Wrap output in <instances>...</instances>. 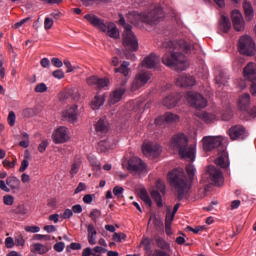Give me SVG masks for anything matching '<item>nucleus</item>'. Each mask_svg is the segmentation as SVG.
Masks as SVG:
<instances>
[{"mask_svg": "<svg viewBox=\"0 0 256 256\" xmlns=\"http://www.w3.org/2000/svg\"><path fill=\"white\" fill-rule=\"evenodd\" d=\"M162 47L167 50L162 57V63L177 71H185L189 67L185 54L195 53V49H199V45L191 46L185 40L164 41Z\"/></svg>", "mask_w": 256, "mask_h": 256, "instance_id": "1", "label": "nucleus"}, {"mask_svg": "<svg viewBox=\"0 0 256 256\" xmlns=\"http://www.w3.org/2000/svg\"><path fill=\"white\" fill-rule=\"evenodd\" d=\"M170 147L173 151H178V154L182 159L195 161L197 145L193 144L189 146V138L185 133L180 132L174 135L170 141Z\"/></svg>", "mask_w": 256, "mask_h": 256, "instance_id": "2", "label": "nucleus"}, {"mask_svg": "<svg viewBox=\"0 0 256 256\" xmlns=\"http://www.w3.org/2000/svg\"><path fill=\"white\" fill-rule=\"evenodd\" d=\"M168 181L174 187L178 194V199H183L191 189V183L187 180L183 168H176L168 173Z\"/></svg>", "mask_w": 256, "mask_h": 256, "instance_id": "3", "label": "nucleus"}, {"mask_svg": "<svg viewBox=\"0 0 256 256\" xmlns=\"http://www.w3.org/2000/svg\"><path fill=\"white\" fill-rule=\"evenodd\" d=\"M136 19L138 21H142V23H147V25H153V23H157V21H161L163 19V8L162 7H155L150 12H144V13H135Z\"/></svg>", "mask_w": 256, "mask_h": 256, "instance_id": "4", "label": "nucleus"}, {"mask_svg": "<svg viewBox=\"0 0 256 256\" xmlns=\"http://www.w3.org/2000/svg\"><path fill=\"white\" fill-rule=\"evenodd\" d=\"M238 51L241 55H247V57H253L256 53L255 41L249 35L240 37L238 42Z\"/></svg>", "mask_w": 256, "mask_h": 256, "instance_id": "5", "label": "nucleus"}, {"mask_svg": "<svg viewBox=\"0 0 256 256\" xmlns=\"http://www.w3.org/2000/svg\"><path fill=\"white\" fill-rule=\"evenodd\" d=\"M125 31L123 34V45L126 49H129V51H137L139 49V40H137V37L133 33V27L129 24L125 25L124 27Z\"/></svg>", "mask_w": 256, "mask_h": 256, "instance_id": "6", "label": "nucleus"}, {"mask_svg": "<svg viewBox=\"0 0 256 256\" xmlns=\"http://www.w3.org/2000/svg\"><path fill=\"white\" fill-rule=\"evenodd\" d=\"M204 177H207L208 183L215 185V187H223V184L225 183L223 172L213 165L208 166V170L204 174Z\"/></svg>", "mask_w": 256, "mask_h": 256, "instance_id": "7", "label": "nucleus"}, {"mask_svg": "<svg viewBox=\"0 0 256 256\" xmlns=\"http://www.w3.org/2000/svg\"><path fill=\"white\" fill-rule=\"evenodd\" d=\"M52 140L56 145L68 143V141H71V131L65 126H59L53 131Z\"/></svg>", "mask_w": 256, "mask_h": 256, "instance_id": "8", "label": "nucleus"}, {"mask_svg": "<svg viewBox=\"0 0 256 256\" xmlns=\"http://www.w3.org/2000/svg\"><path fill=\"white\" fill-rule=\"evenodd\" d=\"M186 101L195 109H205L207 107V99L197 92H187L185 95Z\"/></svg>", "mask_w": 256, "mask_h": 256, "instance_id": "9", "label": "nucleus"}, {"mask_svg": "<svg viewBox=\"0 0 256 256\" xmlns=\"http://www.w3.org/2000/svg\"><path fill=\"white\" fill-rule=\"evenodd\" d=\"M151 79V74L149 71H140L138 72L131 84V91H139L141 87H145L149 80Z\"/></svg>", "mask_w": 256, "mask_h": 256, "instance_id": "10", "label": "nucleus"}, {"mask_svg": "<svg viewBox=\"0 0 256 256\" xmlns=\"http://www.w3.org/2000/svg\"><path fill=\"white\" fill-rule=\"evenodd\" d=\"M142 153L145 157L155 159L161 155V145L151 141H145L142 145Z\"/></svg>", "mask_w": 256, "mask_h": 256, "instance_id": "11", "label": "nucleus"}, {"mask_svg": "<svg viewBox=\"0 0 256 256\" xmlns=\"http://www.w3.org/2000/svg\"><path fill=\"white\" fill-rule=\"evenodd\" d=\"M128 171L136 173L137 175H143L147 173V165L139 157H132L128 160Z\"/></svg>", "mask_w": 256, "mask_h": 256, "instance_id": "12", "label": "nucleus"}, {"mask_svg": "<svg viewBox=\"0 0 256 256\" xmlns=\"http://www.w3.org/2000/svg\"><path fill=\"white\" fill-rule=\"evenodd\" d=\"M244 78L247 81H251V93L252 95L256 96V66L255 63L250 62L247 64V66L244 68L243 71Z\"/></svg>", "mask_w": 256, "mask_h": 256, "instance_id": "13", "label": "nucleus"}, {"mask_svg": "<svg viewBox=\"0 0 256 256\" xmlns=\"http://www.w3.org/2000/svg\"><path fill=\"white\" fill-rule=\"evenodd\" d=\"M203 149L204 151H212L216 147H221V143H223L222 136H205L202 139Z\"/></svg>", "mask_w": 256, "mask_h": 256, "instance_id": "14", "label": "nucleus"}, {"mask_svg": "<svg viewBox=\"0 0 256 256\" xmlns=\"http://www.w3.org/2000/svg\"><path fill=\"white\" fill-rule=\"evenodd\" d=\"M229 137L232 139V141H237V139H246V137L249 135L247 133V130L245 127L241 125H236L228 130Z\"/></svg>", "mask_w": 256, "mask_h": 256, "instance_id": "15", "label": "nucleus"}, {"mask_svg": "<svg viewBox=\"0 0 256 256\" xmlns=\"http://www.w3.org/2000/svg\"><path fill=\"white\" fill-rule=\"evenodd\" d=\"M171 125V123H179V115L166 112L164 115L155 119V125Z\"/></svg>", "mask_w": 256, "mask_h": 256, "instance_id": "16", "label": "nucleus"}, {"mask_svg": "<svg viewBox=\"0 0 256 256\" xmlns=\"http://www.w3.org/2000/svg\"><path fill=\"white\" fill-rule=\"evenodd\" d=\"M231 19L235 31H244L245 30V20L243 15L239 10H233L231 13Z\"/></svg>", "mask_w": 256, "mask_h": 256, "instance_id": "17", "label": "nucleus"}, {"mask_svg": "<svg viewBox=\"0 0 256 256\" xmlns=\"http://www.w3.org/2000/svg\"><path fill=\"white\" fill-rule=\"evenodd\" d=\"M78 109L77 104L70 105L62 112L63 119H67L70 123H77L78 119Z\"/></svg>", "mask_w": 256, "mask_h": 256, "instance_id": "18", "label": "nucleus"}, {"mask_svg": "<svg viewBox=\"0 0 256 256\" xmlns=\"http://www.w3.org/2000/svg\"><path fill=\"white\" fill-rule=\"evenodd\" d=\"M115 147H117V142L113 138H108L98 142L96 150L98 153H109Z\"/></svg>", "mask_w": 256, "mask_h": 256, "instance_id": "19", "label": "nucleus"}, {"mask_svg": "<svg viewBox=\"0 0 256 256\" xmlns=\"http://www.w3.org/2000/svg\"><path fill=\"white\" fill-rule=\"evenodd\" d=\"M177 87H194L197 85V81L191 75L181 74L176 78Z\"/></svg>", "mask_w": 256, "mask_h": 256, "instance_id": "20", "label": "nucleus"}, {"mask_svg": "<svg viewBox=\"0 0 256 256\" xmlns=\"http://www.w3.org/2000/svg\"><path fill=\"white\" fill-rule=\"evenodd\" d=\"M86 83L97 89H105V87H109V80L107 78H99L97 76L88 77Z\"/></svg>", "mask_w": 256, "mask_h": 256, "instance_id": "21", "label": "nucleus"}, {"mask_svg": "<svg viewBox=\"0 0 256 256\" xmlns=\"http://www.w3.org/2000/svg\"><path fill=\"white\" fill-rule=\"evenodd\" d=\"M130 65L131 63L128 61H124L120 67L114 69L115 73H120L124 77L120 85H127V81H129V78L131 77L129 75V73H131V68H129Z\"/></svg>", "mask_w": 256, "mask_h": 256, "instance_id": "22", "label": "nucleus"}, {"mask_svg": "<svg viewBox=\"0 0 256 256\" xmlns=\"http://www.w3.org/2000/svg\"><path fill=\"white\" fill-rule=\"evenodd\" d=\"M86 21H89L90 25L99 29V31H105V22L94 14H86L84 16Z\"/></svg>", "mask_w": 256, "mask_h": 256, "instance_id": "23", "label": "nucleus"}, {"mask_svg": "<svg viewBox=\"0 0 256 256\" xmlns=\"http://www.w3.org/2000/svg\"><path fill=\"white\" fill-rule=\"evenodd\" d=\"M125 85H121L120 88H116L111 94L109 99L110 105H115V103H119L121 99H123V95H125Z\"/></svg>", "mask_w": 256, "mask_h": 256, "instance_id": "24", "label": "nucleus"}, {"mask_svg": "<svg viewBox=\"0 0 256 256\" xmlns=\"http://www.w3.org/2000/svg\"><path fill=\"white\" fill-rule=\"evenodd\" d=\"M180 99L181 94H170L169 96H166L164 98L162 103L164 107H167L168 109H173V107H177Z\"/></svg>", "mask_w": 256, "mask_h": 256, "instance_id": "25", "label": "nucleus"}, {"mask_svg": "<svg viewBox=\"0 0 256 256\" xmlns=\"http://www.w3.org/2000/svg\"><path fill=\"white\" fill-rule=\"evenodd\" d=\"M159 65V58L155 54H150L141 63V67L146 69H155Z\"/></svg>", "mask_w": 256, "mask_h": 256, "instance_id": "26", "label": "nucleus"}, {"mask_svg": "<svg viewBox=\"0 0 256 256\" xmlns=\"http://www.w3.org/2000/svg\"><path fill=\"white\" fill-rule=\"evenodd\" d=\"M100 31H102V33H107L112 39H119V30H117V26L111 22H106L105 30Z\"/></svg>", "mask_w": 256, "mask_h": 256, "instance_id": "27", "label": "nucleus"}, {"mask_svg": "<svg viewBox=\"0 0 256 256\" xmlns=\"http://www.w3.org/2000/svg\"><path fill=\"white\" fill-rule=\"evenodd\" d=\"M6 185L15 193L21 191V180L16 176H10L6 179Z\"/></svg>", "mask_w": 256, "mask_h": 256, "instance_id": "28", "label": "nucleus"}, {"mask_svg": "<svg viewBox=\"0 0 256 256\" xmlns=\"http://www.w3.org/2000/svg\"><path fill=\"white\" fill-rule=\"evenodd\" d=\"M215 164L222 169H227V167H229V154L227 151H223L219 154V157L215 160Z\"/></svg>", "mask_w": 256, "mask_h": 256, "instance_id": "29", "label": "nucleus"}, {"mask_svg": "<svg viewBox=\"0 0 256 256\" xmlns=\"http://www.w3.org/2000/svg\"><path fill=\"white\" fill-rule=\"evenodd\" d=\"M237 103L240 111H247L251 103V96L245 93L238 98Z\"/></svg>", "mask_w": 256, "mask_h": 256, "instance_id": "30", "label": "nucleus"}, {"mask_svg": "<svg viewBox=\"0 0 256 256\" xmlns=\"http://www.w3.org/2000/svg\"><path fill=\"white\" fill-rule=\"evenodd\" d=\"M87 239L89 245H97V229H95V225L89 224L87 226Z\"/></svg>", "mask_w": 256, "mask_h": 256, "instance_id": "31", "label": "nucleus"}, {"mask_svg": "<svg viewBox=\"0 0 256 256\" xmlns=\"http://www.w3.org/2000/svg\"><path fill=\"white\" fill-rule=\"evenodd\" d=\"M82 163L83 159L81 158V156H75L70 168V175L72 177H75V175L79 173Z\"/></svg>", "mask_w": 256, "mask_h": 256, "instance_id": "32", "label": "nucleus"}, {"mask_svg": "<svg viewBox=\"0 0 256 256\" xmlns=\"http://www.w3.org/2000/svg\"><path fill=\"white\" fill-rule=\"evenodd\" d=\"M95 131L97 135H105L109 131V123L103 119L98 120L95 124Z\"/></svg>", "mask_w": 256, "mask_h": 256, "instance_id": "33", "label": "nucleus"}, {"mask_svg": "<svg viewBox=\"0 0 256 256\" xmlns=\"http://www.w3.org/2000/svg\"><path fill=\"white\" fill-rule=\"evenodd\" d=\"M196 116L204 121V123H215L217 121V115L209 112H197Z\"/></svg>", "mask_w": 256, "mask_h": 256, "instance_id": "34", "label": "nucleus"}, {"mask_svg": "<svg viewBox=\"0 0 256 256\" xmlns=\"http://www.w3.org/2000/svg\"><path fill=\"white\" fill-rule=\"evenodd\" d=\"M229 29H231V21L229 20V17L221 15L219 19V31L228 33Z\"/></svg>", "mask_w": 256, "mask_h": 256, "instance_id": "35", "label": "nucleus"}, {"mask_svg": "<svg viewBox=\"0 0 256 256\" xmlns=\"http://www.w3.org/2000/svg\"><path fill=\"white\" fill-rule=\"evenodd\" d=\"M105 105V96L97 94L90 103L91 109L96 111Z\"/></svg>", "mask_w": 256, "mask_h": 256, "instance_id": "36", "label": "nucleus"}, {"mask_svg": "<svg viewBox=\"0 0 256 256\" xmlns=\"http://www.w3.org/2000/svg\"><path fill=\"white\" fill-rule=\"evenodd\" d=\"M243 9H244L246 20L252 21L253 17H255V12L253 11V6H251V3L245 1L243 3Z\"/></svg>", "mask_w": 256, "mask_h": 256, "instance_id": "37", "label": "nucleus"}, {"mask_svg": "<svg viewBox=\"0 0 256 256\" xmlns=\"http://www.w3.org/2000/svg\"><path fill=\"white\" fill-rule=\"evenodd\" d=\"M139 197H140L141 200L144 201V203L146 205H148V207H151V205H153V202L151 201V197H149V194L147 193V190L141 189L139 191Z\"/></svg>", "mask_w": 256, "mask_h": 256, "instance_id": "38", "label": "nucleus"}, {"mask_svg": "<svg viewBox=\"0 0 256 256\" xmlns=\"http://www.w3.org/2000/svg\"><path fill=\"white\" fill-rule=\"evenodd\" d=\"M88 161L94 171H101V162L95 156H88Z\"/></svg>", "mask_w": 256, "mask_h": 256, "instance_id": "39", "label": "nucleus"}, {"mask_svg": "<svg viewBox=\"0 0 256 256\" xmlns=\"http://www.w3.org/2000/svg\"><path fill=\"white\" fill-rule=\"evenodd\" d=\"M151 197L157 204V207H163V198H161V193L157 190L151 191Z\"/></svg>", "mask_w": 256, "mask_h": 256, "instance_id": "40", "label": "nucleus"}, {"mask_svg": "<svg viewBox=\"0 0 256 256\" xmlns=\"http://www.w3.org/2000/svg\"><path fill=\"white\" fill-rule=\"evenodd\" d=\"M33 247H34V251L36 253H38L39 255H44V253H47V251H49V248H47L43 244L36 243V244H34Z\"/></svg>", "mask_w": 256, "mask_h": 256, "instance_id": "41", "label": "nucleus"}, {"mask_svg": "<svg viewBox=\"0 0 256 256\" xmlns=\"http://www.w3.org/2000/svg\"><path fill=\"white\" fill-rule=\"evenodd\" d=\"M2 165L6 169H15V166L17 165V159H14L12 162L9 161V159H4L2 161Z\"/></svg>", "mask_w": 256, "mask_h": 256, "instance_id": "42", "label": "nucleus"}, {"mask_svg": "<svg viewBox=\"0 0 256 256\" xmlns=\"http://www.w3.org/2000/svg\"><path fill=\"white\" fill-rule=\"evenodd\" d=\"M195 166L193 164H188L186 166V173L190 179V181H193V177H195Z\"/></svg>", "mask_w": 256, "mask_h": 256, "instance_id": "43", "label": "nucleus"}, {"mask_svg": "<svg viewBox=\"0 0 256 256\" xmlns=\"http://www.w3.org/2000/svg\"><path fill=\"white\" fill-rule=\"evenodd\" d=\"M90 218L94 223H97V220L101 218V210L93 209L90 213Z\"/></svg>", "mask_w": 256, "mask_h": 256, "instance_id": "44", "label": "nucleus"}, {"mask_svg": "<svg viewBox=\"0 0 256 256\" xmlns=\"http://www.w3.org/2000/svg\"><path fill=\"white\" fill-rule=\"evenodd\" d=\"M127 239V235L125 233H114L113 234V241L116 243H121V241H125Z\"/></svg>", "mask_w": 256, "mask_h": 256, "instance_id": "45", "label": "nucleus"}, {"mask_svg": "<svg viewBox=\"0 0 256 256\" xmlns=\"http://www.w3.org/2000/svg\"><path fill=\"white\" fill-rule=\"evenodd\" d=\"M175 219V215L171 213V208H168L165 218V225H171L173 220Z\"/></svg>", "mask_w": 256, "mask_h": 256, "instance_id": "46", "label": "nucleus"}, {"mask_svg": "<svg viewBox=\"0 0 256 256\" xmlns=\"http://www.w3.org/2000/svg\"><path fill=\"white\" fill-rule=\"evenodd\" d=\"M16 119H17V116L15 115V112L10 111L8 114V118H7V121H8V124L10 125V127L15 126Z\"/></svg>", "mask_w": 256, "mask_h": 256, "instance_id": "47", "label": "nucleus"}, {"mask_svg": "<svg viewBox=\"0 0 256 256\" xmlns=\"http://www.w3.org/2000/svg\"><path fill=\"white\" fill-rule=\"evenodd\" d=\"M156 189V191H158L162 195H165V182H163L162 180H157Z\"/></svg>", "mask_w": 256, "mask_h": 256, "instance_id": "48", "label": "nucleus"}, {"mask_svg": "<svg viewBox=\"0 0 256 256\" xmlns=\"http://www.w3.org/2000/svg\"><path fill=\"white\" fill-rule=\"evenodd\" d=\"M29 167V160L27 159V156L22 160L21 166L19 168L20 173H25L27 171V168Z\"/></svg>", "mask_w": 256, "mask_h": 256, "instance_id": "49", "label": "nucleus"}, {"mask_svg": "<svg viewBox=\"0 0 256 256\" xmlns=\"http://www.w3.org/2000/svg\"><path fill=\"white\" fill-rule=\"evenodd\" d=\"M53 18L51 17H46L45 20H44V29L46 31H49V29H51L53 27Z\"/></svg>", "mask_w": 256, "mask_h": 256, "instance_id": "50", "label": "nucleus"}, {"mask_svg": "<svg viewBox=\"0 0 256 256\" xmlns=\"http://www.w3.org/2000/svg\"><path fill=\"white\" fill-rule=\"evenodd\" d=\"M47 147H49V141L43 140L38 146L39 153H45Z\"/></svg>", "mask_w": 256, "mask_h": 256, "instance_id": "51", "label": "nucleus"}, {"mask_svg": "<svg viewBox=\"0 0 256 256\" xmlns=\"http://www.w3.org/2000/svg\"><path fill=\"white\" fill-rule=\"evenodd\" d=\"M124 192L125 189L121 186H115L113 188V195H115V197H121V195H123Z\"/></svg>", "mask_w": 256, "mask_h": 256, "instance_id": "52", "label": "nucleus"}, {"mask_svg": "<svg viewBox=\"0 0 256 256\" xmlns=\"http://www.w3.org/2000/svg\"><path fill=\"white\" fill-rule=\"evenodd\" d=\"M3 202H4V205H13V203H15V198H13V196L11 195H6L3 197Z\"/></svg>", "mask_w": 256, "mask_h": 256, "instance_id": "53", "label": "nucleus"}, {"mask_svg": "<svg viewBox=\"0 0 256 256\" xmlns=\"http://www.w3.org/2000/svg\"><path fill=\"white\" fill-rule=\"evenodd\" d=\"M47 91V85L45 83H40L35 87L36 93H45Z\"/></svg>", "mask_w": 256, "mask_h": 256, "instance_id": "54", "label": "nucleus"}, {"mask_svg": "<svg viewBox=\"0 0 256 256\" xmlns=\"http://www.w3.org/2000/svg\"><path fill=\"white\" fill-rule=\"evenodd\" d=\"M53 77L55 79H64L65 78V72H63V70H55L53 73H52Z\"/></svg>", "mask_w": 256, "mask_h": 256, "instance_id": "55", "label": "nucleus"}, {"mask_svg": "<svg viewBox=\"0 0 256 256\" xmlns=\"http://www.w3.org/2000/svg\"><path fill=\"white\" fill-rule=\"evenodd\" d=\"M25 231L27 233H39V231H41V228L39 226H26Z\"/></svg>", "mask_w": 256, "mask_h": 256, "instance_id": "56", "label": "nucleus"}, {"mask_svg": "<svg viewBox=\"0 0 256 256\" xmlns=\"http://www.w3.org/2000/svg\"><path fill=\"white\" fill-rule=\"evenodd\" d=\"M23 117H33V115H35V110H33V108H26L23 110L22 112Z\"/></svg>", "mask_w": 256, "mask_h": 256, "instance_id": "57", "label": "nucleus"}, {"mask_svg": "<svg viewBox=\"0 0 256 256\" xmlns=\"http://www.w3.org/2000/svg\"><path fill=\"white\" fill-rule=\"evenodd\" d=\"M51 63L52 65H54V67H57L58 69H61V67H63V61H61V59L59 58H52Z\"/></svg>", "mask_w": 256, "mask_h": 256, "instance_id": "58", "label": "nucleus"}, {"mask_svg": "<svg viewBox=\"0 0 256 256\" xmlns=\"http://www.w3.org/2000/svg\"><path fill=\"white\" fill-rule=\"evenodd\" d=\"M61 217H62V219H71V217H73V210L72 209L64 210V212L61 215Z\"/></svg>", "mask_w": 256, "mask_h": 256, "instance_id": "59", "label": "nucleus"}, {"mask_svg": "<svg viewBox=\"0 0 256 256\" xmlns=\"http://www.w3.org/2000/svg\"><path fill=\"white\" fill-rule=\"evenodd\" d=\"M69 249H72L73 251H80V249H81V243L72 242V243L67 247V251H69Z\"/></svg>", "mask_w": 256, "mask_h": 256, "instance_id": "60", "label": "nucleus"}, {"mask_svg": "<svg viewBox=\"0 0 256 256\" xmlns=\"http://www.w3.org/2000/svg\"><path fill=\"white\" fill-rule=\"evenodd\" d=\"M156 242L158 247H160V249H167V247H169V244H167L165 240H163V238H158Z\"/></svg>", "mask_w": 256, "mask_h": 256, "instance_id": "61", "label": "nucleus"}, {"mask_svg": "<svg viewBox=\"0 0 256 256\" xmlns=\"http://www.w3.org/2000/svg\"><path fill=\"white\" fill-rule=\"evenodd\" d=\"M5 245L7 249H13V247H15V242L13 241V238L7 237L5 239Z\"/></svg>", "mask_w": 256, "mask_h": 256, "instance_id": "62", "label": "nucleus"}, {"mask_svg": "<svg viewBox=\"0 0 256 256\" xmlns=\"http://www.w3.org/2000/svg\"><path fill=\"white\" fill-rule=\"evenodd\" d=\"M65 249V244L63 242H58L54 245V250L57 251V253H62Z\"/></svg>", "mask_w": 256, "mask_h": 256, "instance_id": "63", "label": "nucleus"}, {"mask_svg": "<svg viewBox=\"0 0 256 256\" xmlns=\"http://www.w3.org/2000/svg\"><path fill=\"white\" fill-rule=\"evenodd\" d=\"M91 255L97 256V254L93 253V249H91L90 247H87L82 251V256H91Z\"/></svg>", "mask_w": 256, "mask_h": 256, "instance_id": "64", "label": "nucleus"}]
</instances>
